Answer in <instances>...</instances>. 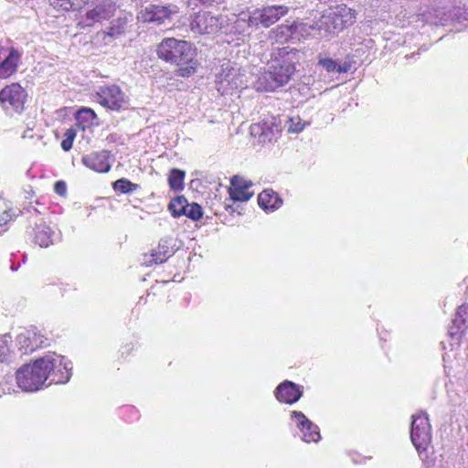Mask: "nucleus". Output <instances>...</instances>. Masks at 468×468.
<instances>
[{
    "mask_svg": "<svg viewBox=\"0 0 468 468\" xmlns=\"http://www.w3.org/2000/svg\"><path fill=\"white\" fill-rule=\"evenodd\" d=\"M288 12V6L283 5H267L256 8L248 15L240 14L236 25L238 27H243V25H246L247 27L258 28L263 27L267 28L285 16ZM242 30L244 31L245 28H242Z\"/></svg>",
    "mask_w": 468,
    "mask_h": 468,
    "instance_id": "obj_4",
    "label": "nucleus"
},
{
    "mask_svg": "<svg viewBox=\"0 0 468 468\" xmlns=\"http://www.w3.org/2000/svg\"><path fill=\"white\" fill-rule=\"evenodd\" d=\"M157 54L161 59L178 65V72L182 77H188L196 71V52L187 41L165 38L158 46Z\"/></svg>",
    "mask_w": 468,
    "mask_h": 468,
    "instance_id": "obj_2",
    "label": "nucleus"
},
{
    "mask_svg": "<svg viewBox=\"0 0 468 468\" xmlns=\"http://www.w3.org/2000/svg\"><path fill=\"white\" fill-rule=\"evenodd\" d=\"M96 118L95 112L88 108H83L78 112V119L91 123Z\"/></svg>",
    "mask_w": 468,
    "mask_h": 468,
    "instance_id": "obj_39",
    "label": "nucleus"
},
{
    "mask_svg": "<svg viewBox=\"0 0 468 468\" xmlns=\"http://www.w3.org/2000/svg\"><path fill=\"white\" fill-rule=\"evenodd\" d=\"M116 9L115 0H91L85 14L86 25L92 26L95 23L110 19Z\"/></svg>",
    "mask_w": 468,
    "mask_h": 468,
    "instance_id": "obj_12",
    "label": "nucleus"
},
{
    "mask_svg": "<svg viewBox=\"0 0 468 468\" xmlns=\"http://www.w3.org/2000/svg\"><path fill=\"white\" fill-rule=\"evenodd\" d=\"M291 420L300 431L301 438L303 441L310 443L318 442L321 440L319 427L310 420L302 411H291Z\"/></svg>",
    "mask_w": 468,
    "mask_h": 468,
    "instance_id": "obj_14",
    "label": "nucleus"
},
{
    "mask_svg": "<svg viewBox=\"0 0 468 468\" xmlns=\"http://www.w3.org/2000/svg\"><path fill=\"white\" fill-rule=\"evenodd\" d=\"M451 20L463 23L468 21V8L457 6L449 11Z\"/></svg>",
    "mask_w": 468,
    "mask_h": 468,
    "instance_id": "obj_35",
    "label": "nucleus"
},
{
    "mask_svg": "<svg viewBox=\"0 0 468 468\" xmlns=\"http://www.w3.org/2000/svg\"><path fill=\"white\" fill-rule=\"evenodd\" d=\"M55 192L59 196H64L67 192V186L64 181H58L54 186Z\"/></svg>",
    "mask_w": 468,
    "mask_h": 468,
    "instance_id": "obj_41",
    "label": "nucleus"
},
{
    "mask_svg": "<svg viewBox=\"0 0 468 468\" xmlns=\"http://www.w3.org/2000/svg\"><path fill=\"white\" fill-rule=\"evenodd\" d=\"M13 376L12 375H3L0 380V398L5 394H9L12 391H15V385L13 383Z\"/></svg>",
    "mask_w": 468,
    "mask_h": 468,
    "instance_id": "obj_34",
    "label": "nucleus"
},
{
    "mask_svg": "<svg viewBox=\"0 0 468 468\" xmlns=\"http://www.w3.org/2000/svg\"><path fill=\"white\" fill-rule=\"evenodd\" d=\"M0 79H7L15 74L21 62V53L15 48H0Z\"/></svg>",
    "mask_w": 468,
    "mask_h": 468,
    "instance_id": "obj_19",
    "label": "nucleus"
},
{
    "mask_svg": "<svg viewBox=\"0 0 468 468\" xmlns=\"http://www.w3.org/2000/svg\"><path fill=\"white\" fill-rule=\"evenodd\" d=\"M311 27L312 26L302 22H292L290 25L282 24L269 32V38L278 43H284L294 38L299 39L300 36H303Z\"/></svg>",
    "mask_w": 468,
    "mask_h": 468,
    "instance_id": "obj_13",
    "label": "nucleus"
},
{
    "mask_svg": "<svg viewBox=\"0 0 468 468\" xmlns=\"http://www.w3.org/2000/svg\"><path fill=\"white\" fill-rule=\"evenodd\" d=\"M175 251V242L172 238L162 239L158 247L147 256L144 255V263L147 266L165 262Z\"/></svg>",
    "mask_w": 468,
    "mask_h": 468,
    "instance_id": "obj_20",
    "label": "nucleus"
},
{
    "mask_svg": "<svg viewBox=\"0 0 468 468\" xmlns=\"http://www.w3.org/2000/svg\"><path fill=\"white\" fill-rule=\"evenodd\" d=\"M296 50L279 48L271 55V60L258 76L251 80L258 91H274L287 84L295 71Z\"/></svg>",
    "mask_w": 468,
    "mask_h": 468,
    "instance_id": "obj_1",
    "label": "nucleus"
},
{
    "mask_svg": "<svg viewBox=\"0 0 468 468\" xmlns=\"http://www.w3.org/2000/svg\"><path fill=\"white\" fill-rule=\"evenodd\" d=\"M113 189L123 194H128L137 190L140 186L137 184L132 183L126 178H121L113 183Z\"/></svg>",
    "mask_w": 468,
    "mask_h": 468,
    "instance_id": "obj_32",
    "label": "nucleus"
},
{
    "mask_svg": "<svg viewBox=\"0 0 468 468\" xmlns=\"http://www.w3.org/2000/svg\"><path fill=\"white\" fill-rule=\"evenodd\" d=\"M258 204L265 212H273L282 205V199L272 189H265L258 196Z\"/></svg>",
    "mask_w": 468,
    "mask_h": 468,
    "instance_id": "obj_24",
    "label": "nucleus"
},
{
    "mask_svg": "<svg viewBox=\"0 0 468 468\" xmlns=\"http://www.w3.org/2000/svg\"><path fill=\"white\" fill-rule=\"evenodd\" d=\"M22 137L23 138H33L32 131L31 130L25 131Z\"/></svg>",
    "mask_w": 468,
    "mask_h": 468,
    "instance_id": "obj_42",
    "label": "nucleus"
},
{
    "mask_svg": "<svg viewBox=\"0 0 468 468\" xmlns=\"http://www.w3.org/2000/svg\"><path fill=\"white\" fill-rule=\"evenodd\" d=\"M50 363L48 359H37L32 364H27L16 371V386L26 392H35L43 388L47 375L42 364Z\"/></svg>",
    "mask_w": 468,
    "mask_h": 468,
    "instance_id": "obj_6",
    "label": "nucleus"
},
{
    "mask_svg": "<svg viewBox=\"0 0 468 468\" xmlns=\"http://www.w3.org/2000/svg\"><path fill=\"white\" fill-rule=\"evenodd\" d=\"M410 440L420 455L427 451L431 442V427L428 415L423 411L412 415Z\"/></svg>",
    "mask_w": 468,
    "mask_h": 468,
    "instance_id": "obj_8",
    "label": "nucleus"
},
{
    "mask_svg": "<svg viewBox=\"0 0 468 468\" xmlns=\"http://www.w3.org/2000/svg\"><path fill=\"white\" fill-rule=\"evenodd\" d=\"M18 268H19V264H18V265H16H16H14V264H12V265H11V270H12L13 271H17V270H18Z\"/></svg>",
    "mask_w": 468,
    "mask_h": 468,
    "instance_id": "obj_43",
    "label": "nucleus"
},
{
    "mask_svg": "<svg viewBox=\"0 0 468 468\" xmlns=\"http://www.w3.org/2000/svg\"><path fill=\"white\" fill-rule=\"evenodd\" d=\"M307 122H303L299 116H293L289 118L285 122V127L288 133H298L302 132Z\"/></svg>",
    "mask_w": 468,
    "mask_h": 468,
    "instance_id": "obj_33",
    "label": "nucleus"
},
{
    "mask_svg": "<svg viewBox=\"0 0 468 468\" xmlns=\"http://www.w3.org/2000/svg\"><path fill=\"white\" fill-rule=\"evenodd\" d=\"M221 27L220 19L209 12H199L190 22L193 32L199 34H214Z\"/></svg>",
    "mask_w": 468,
    "mask_h": 468,
    "instance_id": "obj_16",
    "label": "nucleus"
},
{
    "mask_svg": "<svg viewBox=\"0 0 468 468\" xmlns=\"http://www.w3.org/2000/svg\"><path fill=\"white\" fill-rule=\"evenodd\" d=\"M355 19L353 9L346 5H338L327 9L315 23V27L311 28H317L319 31H324V34H335L353 25Z\"/></svg>",
    "mask_w": 468,
    "mask_h": 468,
    "instance_id": "obj_5",
    "label": "nucleus"
},
{
    "mask_svg": "<svg viewBox=\"0 0 468 468\" xmlns=\"http://www.w3.org/2000/svg\"><path fill=\"white\" fill-rule=\"evenodd\" d=\"M177 13L178 7L176 5H149L140 12L138 18L144 23L159 26L170 22L172 16Z\"/></svg>",
    "mask_w": 468,
    "mask_h": 468,
    "instance_id": "obj_11",
    "label": "nucleus"
},
{
    "mask_svg": "<svg viewBox=\"0 0 468 468\" xmlns=\"http://www.w3.org/2000/svg\"><path fill=\"white\" fill-rule=\"evenodd\" d=\"M185 172L183 170L173 168L168 175V184L172 190L177 192L184 189Z\"/></svg>",
    "mask_w": 468,
    "mask_h": 468,
    "instance_id": "obj_29",
    "label": "nucleus"
},
{
    "mask_svg": "<svg viewBox=\"0 0 468 468\" xmlns=\"http://www.w3.org/2000/svg\"><path fill=\"white\" fill-rule=\"evenodd\" d=\"M273 393L279 402L292 405L302 398L303 387L292 381L284 380L276 387Z\"/></svg>",
    "mask_w": 468,
    "mask_h": 468,
    "instance_id": "obj_18",
    "label": "nucleus"
},
{
    "mask_svg": "<svg viewBox=\"0 0 468 468\" xmlns=\"http://www.w3.org/2000/svg\"><path fill=\"white\" fill-rule=\"evenodd\" d=\"M184 216H186L192 220H198L203 216L202 207L197 203H188Z\"/></svg>",
    "mask_w": 468,
    "mask_h": 468,
    "instance_id": "obj_37",
    "label": "nucleus"
},
{
    "mask_svg": "<svg viewBox=\"0 0 468 468\" xmlns=\"http://www.w3.org/2000/svg\"><path fill=\"white\" fill-rule=\"evenodd\" d=\"M9 351L6 336H0V360L3 361Z\"/></svg>",
    "mask_w": 468,
    "mask_h": 468,
    "instance_id": "obj_40",
    "label": "nucleus"
},
{
    "mask_svg": "<svg viewBox=\"0 0 468 468\" xmlns=\"http://www.w3.org/2000/svg\"><path fill=\"white\" fill-rule=\"evenodd\" d=\"M26 97L25 90L18 83H13L0 90V103L7 113L21 112Z\"/></svg>",
    "mask_w": 468,
    "mask_h": 468,
    "instance_id": "obj_9",
    "label": "nucleus"
},
{
    "mask_svg": "<svg viewBox=\"0 0 468 468\" xmlns=\"http://www.w3.org/2000/svg\"><path fill=\"white\" fill-rule=\"evenodd\" d=\"M187 204L188 201L186 198L184 196H180L170 202L168 209L173 217L178 218L180 216H184V213H186V209L187 207Z\"/></svg>",
    "mask_w": 468,
    "mask_h": 468,
    "instance_id": "obj_30",
    "label": "nucleus"
},
{
    "mask_svg": "<svg viewBox=\"0 0 468 468\" xmlns=\"http://www.w3.org/2000/svg\"><path fill=\"white\" fill-rule=\"evenodd\" d=\"M76 130L73 128L67 129L64 133V139L61 142V148L68 152L72 148L74 139L76 137Z\"/></svg>",
    "mask_w": 468,
    "mask_h": 468,
    "instance_id": "obj_38",
    "label": "nucleus"
},
{
    "mask_svg": "<svg viewBox=\"0 0 468 468\" xmlns=\"http://www.w3.org/2000/svg\"><path fill=\"white\" fill-rule=\"evenodd\" d=\"M31 235L34 242L41 248H48L54 242V231L42 219L35 222Z\"/></svg>",
    "mask_w": 468,
    "mask_h": 468,
    "instance_id": "obj_23",
    "label": "nucleus"
},
{
    "mask_svg": "<svg viewBox=\"0 0 468 468\" xmlns=\"http://www.w3.org/2000/svg\"><path fill=\"white\" fill-rule=\"evenodd\" d=\"M12 220L10 207L4 199L0 197V234L7 230V224Z\"/></svg>",
    "mask_w": 468,
    "mask_h": 468,
    "instance_id": "obj_31",
    "label": "nucleus"
},
{
    "mask_svg": "<svg viewBox=\"0 0 468 468\" xmlns=\"http://www.w3.org/2000/svg\"><path fill=\"white\" fill-rule=\"evenodd\" d=\"M230 183L231 186L229 189V193L233 201L244 202L252 197L253 193L249 191V188L252 186L251 181L245 180L239 176H234Z\"/></svg>",
    "mask_w": 468,
    "mask_h": 468,
    "instance_id": "obj_22",
    "label": "nucleus"
},
{
    "mask_svg": "<svg viewBox=\"0 0 468 468\" xmlns=\"http://www.w3.org/2000/svg\"><path fill=\"white\" fill-rule=\"evenodd\" d=\"M419 19L427 24L444 26L451 17L444 8H433L420 14Z\"/></svg>",
    "mask_w": 468,
    "mask_h": 468,
    "instance_id": "obj_26",
    "label": "nucleus"
},
{
    "mask_svg": "<svg viewBox=\"0 0 468 468\" xmlns=\"http://www.w3.org/2000/svg\"><path fill=\"white\" fill-rule=\"evenodd\" d=\"M47 338L37 328H30L20 333L16 336V343L23 355L30 354L42 347Z\"/></svg>",
    "mask_w": 468,
    "mask_h": 468,
    "instance_id": "obj_17",
    "label": "nucleus"
},
{
    "mask_svg": "<svg viewBox=\"0 0 468 468\" xmlns=\"http://www.w3.org/2000/svg\"><path fill=\"white\" fill-rule=\"evenodd\" d=\"M282 131V122L275 116L263 119L250 126V133L258 136L262 144L274 143L281 136Z\"/></svg>",
    "mask_w": 468,
    "mask_h": 468,
    "instance_id": "obj_10",
    "label": "nucleus"
},
{
    "mask_svg": "<svg viewBox=\"0 0 468 468\" xmlns=\"http://www.w3.org/2000/svg\"><path fill=\"white\" fill-rule=\"evenodd\" d=\"M252 74L236 63L227 61L216 74V88L222 95L231 94L239 89L248 88Z\"/></svg>",
    "mask_w": 468,
    "mask_h": 468,
    "instance_id": "obj_3",
    "label": "nucleus"
},
{
    "mask_svg": "<svg viewBox=\"0 0 468 468\" xmlns=\"http://www.w3.org/2000/svg\"><path fill=\"white\" fill-rule=\"evenodd\" d=\"M40 359H48L51 363L44 362L42 364L45 375H47V380L49 383L47 385L54 384H65L69 382L71 378L72 364L66 357L59 356L56 353H48Z\"/></svg>",
    "mask_w": 468,
    "mask_h": 468,
    "instance_id": "obj_7",
    "label": "nucleus"
},
{
    "mask_svg": "<svg viewBox=\"0 0 468 468\" xmlns=\"http://www.w3.org/2000/svg\"><path fill=\"white\" fill-rule=\"evenodd\" d=\"M452 326L450 328V334L452 335H458L465 331L468 327V304L463 303L460 305L455 313V315L452 321Z\"/></svg>",
    "mask_w": 468,
    "mask_h": 468,
    "instance_id": "obj_25",
    "label": "nucleus"
},
{
    "mask_svg": "<svg viewBox=\"0 0 468 468\" xmlns=\"http://www.w3.org/2000/svg\"><path fill=\"white\" fill-rule=\"evenodd\" d=\"M111 153L107 150L99 152H92L82 157V163L85 166L89 167L99 173H106L111 169Z\"/></svg>",
    "mask_w": 468,
    "mask_h": 468,
    "instance_id": "obj_21",
    "label": "nucleus"
},
{
    "mask_svg": "<svg viewBox=\"0 0 468 468\" xmlns=\"http://www.w3.org/2000/svg\"><path fill=\"white\" fill-rule=\"evenodd\" d=\"M97 94L100 103L111 110L119 111L127 106V98L119 86L101 87Z\"/></svg>",
    "mask_w": 468,
    "mask_h": 468,
    "instance_id": "obj_15",
    "label": "nucleus"
},
{
    "mask_svg": "<svg viewBox=\"0 0 468 468\" xmlns=\"http://www.w3.org/2000/svg\"><path fill=\"white\" fill-rule=\"evenodd\" d=\"M90 0H49L50 5L58 11H76L81 9Z\"/></svg>",
    "mask_w": 468,
    "mask_h": 468,
    "instance_id": "obj_28",
    "label": "nucleus"
},
{
    "mask_svg": "<svg viewBox=\"0 0 468 468\" xmlns=\"http://www.w3.org/2000/svg\"><path fill=\"white\" fill-rule=\"evenodd\" d=\"M318 65L329 73H346L349 71L351 65L349 62L339 64L336 60L330 58H322L319 56Z\"/></svg>",
    "mask_w": 468,
    "mask_h": 468,
    "instance_id": "obj_27",
    "label": "nucleus"
},
{
    "mask_svg": "<svg viewBox=\"0 0 468 468\" xmlns=\"http://www.w3.org/2000/svg\"><path fill=\"white\" fill-rule=\"evenodd\" d=\"M127 23L126 18H118L112 22V26L109 27L108 35L111 37H116L124 32L125 25Z\"/></svg>",
    "mask_w": 468,
    "mask_h": 468,
    "instance_id": "obj_36",
    "label": "nucleus"
}]
</instances>
